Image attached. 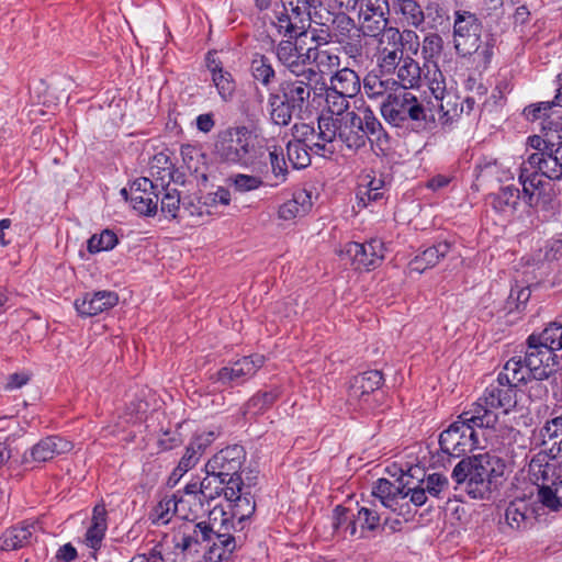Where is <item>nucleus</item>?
Returning a JSON list of instances; mask_svg holds the SVG:
<instances>
[{
	"mask_svg": "<svg viewBox=\"0 0 562 562\" xmlns=\"http://www.w3.org/2000/svg\"><path fill=\"white\" fill-rule=\"evenodd\" d=\"M213 82L216 86L218 93L223 99H227L231 97L235 90V85L232 79L231 74L224 72H215L213 76Z\"/></svg>",
	"mask_w": 562,
	"mask_h": 562,
	"instance_id": "62",
	"label": "nucleus"
},
{
	"mask_svg": "<svg viewBox=\"0 0 562 562\" xmlns=\"http://www.w3.org/2000/svg\"><path fill=\"white\" fill-rule=\"evenodd\" d=\"M225 487L223 486V493L227 502L237 505L243 497V490L245 486L241 474L225 479Z\"/></svg>",
	"mask_w": 562,
	"mask_h": 562,
	"instance_id": "58",
	"label": "nucleus"
},
{
	"mask_svg": "<svg viewBox=\"0 0 562 562\" xmlns=\"http://www.w3.org/2000/svg\"><path fill=\"white\" fill-rule=\"evenodd\" d=\"M36 528L34 522H22L8 528L0 536V550H18L31 543L33 532Z\"/></svg>",
	"mask_w": 562,
	"mask_h": 562,
	"instance_id": "25",
	"label": "nucleus"
},
{
	"mask_svg": "<svg viewBox=\"0 0 562 562\" xmlns=\"http://www.w3.org/2000/svg\"><path fill=\"white\" fill-rule=\"evenodd\" d=\"M450 248L451 244L446 240L427 248L409 262V270L422 273L425 270L435 267L441 258L447 256Z\"/></svg>",
	"mask_w": 562,
	"mask_h": 562,
	"instance_id": "34",
	"label": "nucleus"
},
{
	"mask_svg": "<svg viewBox=\"0 0 562 562\" xmlns=\"http://www.w3.org/2000/svg\"><path fill=\"white\" fill-rule=\"evenodd\" d=\"M518 385L503 381L501 383L498 376L497 383L486 387L483 396L463 412V418L477 425L479 428H494L498 422L495 411L502 408L504 413H508L516 405L514 387Z\"/></svg>",
	"mask_w": 562,
	"mask_h": 562,
	"instance_id": "3",
	"label": "nucleus"
},
{
	"mask_svg": "<svg viewBox=\"0 0 562 562\" xmlns=\"http://www.w3.org/2000/svg\"><path fill=\"white\" fill-rule=\"evenodd\" d=\"M492 199L493 207L496 211L505 212L507 209L515 210L520 199L519 189L514 186L502 187Z\"/></svg>",
	"mask_w": 562,
	"mask_h": 562,
	"instance_id": "48",
	"label": "nucleus"
},
{
	"mask_svg": "<svg viewBox=\"0 0 562 562\" xmlns=\"http://www.w3.org/2000/svg\"><path fill=\"white\" fill-rule=\"evenodd\" d=\"M349 99L351 98L345 97L342 93H339L329 87L325 89L326 108L333 116L340 117L348 112L347 110L349 108Z\"/></svg>",
	"mask_w": 562,
	"mask_h": 562,
	"instance_id": "52",
	"label": "nucleus"
},
{
	"mask_svg": "<svg viewBox=\"0 0 562 562\" xmlns=\"http://www.w3.org/2000/svg\"><path fill=\"white\" fill-rule=\"evenodd\" d=\"M506 464L502 458L482 453L463 458L452 470L454 491L462 490L473 499H490L504 476Z\"/></svg>",
	"mask_w": 562,
	"mask_h": 562,
	"instance_id": "1",
	"label": "nucleus"
},
{
	"mask_svg": "<svg viewBox=\"0 0 562 562\" xmlns=\"http://www.w3.org/2000/svg\"><path fill=\"white\" fill-rule=\"evenodd\" d=\"M268 95L272 122L277 125H288L297 111L284 98L271 92Z\"/></svg>",
	"mask_w": 562,
	"mask_h": 562,
	"instance_id": "45",
	"label": "nucleus"
},
{
	"mask_svg": "<svg viewBox=\"0 0 562 562\" xmlns=\"http://www.w3.org/2000/svg\"><path fill=\"white\" fill-rule=\"evenodd\" d=\"M72 442L58 437L48 436L42 439L32 448V458L38 462H46L56 456L69 452L72 449Z\"/></svg>",
	"mask_w": 562,
	"mask_h": 562,
	"instance_id": "28",
	"label": "nucleus"
},
{
	"mask_svg": "<svg viewBox=\"0 0 562 562\" xmlns=\"http://www.w3.org/2000/svg\"><path fill=\"white\" fill-rule=\"evenodd\" d=\"M403 35L397 27H390L379 38L378 63L382 72L393 74L405 58Z\"/></svg>",
	"mask_w": 562,
	"mask_h": 562,
	"instance_id": "11",
	"label": "nucleus"
},
{
	"mask_svg": "<svg viewBox=\"0 0 562 562\" xmlns=\"http://www.w3.org/2000/svg\"><path fill=\"white\" fill-rule=\"evenodd\" d=\"M159 183L148 178H138L130 187V202L140 215H155L158 209Z\"/></svg>",
	"mask_w": 562,
	"mask_h": 562,
	"instance_id": "14",
	"label": "nucleus"
},
{
	"mask_svg": "<svg viewBox=\"0 0 562 562\" xmlns=\"http://www.w3.org/2000/svg\"><path fill=\"white\" fill-rule=\"evenodd\" d=\"M206 475L199 483L200 499L193 503L195 510H202L205 502H211L218 497L223 492V485L225 483L224 477L217 473L205 472Z\"/></svg>",
	"mask_w": 562,
	"mask_h": 562,
	"instance_id": "39",
	"label": "nucleus"
},
{
	"mask_svg": "<svg viewBox=\"0 0 562 562\" xmlns=\"http://www.w3.org/2000/svg\"><path fill=\"white\" fill-rule=\"evenodd\" d=\"M528 504L524 499L512 501L505 510V520L514 530H521L528 527L530 517Z\"/></svg>",
	"mask_w": 562,
	"mask_h": 562,
	"instance_id": "40",
	"label": "nucleus"
},
{
	"mask_svg": "<svg viewBox=\"0 0 562 562\" xmlns=\"http://www.w3.org/2000/svg\"><path fill=\"white\" fill-rule=\"evenodd\" d=\"M529 337L532 342L541 344L554 353V351L562 349V323L552 322L541 334H532Z\"/></svg>",
	"mask_w": 562,
	"mask_h": 562,
	"instance_id": "43",
	"label": "nucleus"
},
{
	"mask_svg": "<svg viewBox=\"0 0 562 562\" xmlns=\"http://www.w3.org/2000/svg\"><path fill=\"white\" fill-rule=\"evenodd\" d=\"M409 481L405 483L397 480V484L389 481L387 479H379L372 490V495L380 501L382 506L390 508L401 516L411 514L408 503H404L406 497H411Z\"/></svg>",
	"mask_w": 562,
	"mask_h": 562,
	"instance_id": "9",
	"label": "nucleus"
},
{
	"mask_svg": "<svg viewBox=\"0 0 562 562\" xmlns=\"http://www.w3.org/2000/svg\"><path fill=\"white\" fill-rule=\"evenodd\" d=\"M384 120L395 127L406 126L409 122L414 127H422L427 121L426 109L409 91L390 93L381 104Z\"/></svg>",
	"mask_w": 562,
	"mask_h": 562,
	"instance_id": "4",
	"label": "nucleus"
},
{
	"mask_svg": "<svg viewBox=\"0 0 562 562\" xmlns=\"http://www.w3.org/2000/svg\"><path fill=\"white\" fill-rule=\"evenodd\" d=\"M395 83V81L382 80L376 75H368L363 80V90L369 99L376 100L385 95L387 97L391 86Z\"/></svg>",
	"mask_w": 562,
	"mask_h": 562,
	"instance_id": "50",
	"label": "nucleus"
},
{
	"mask_svg": "<svg viewBox=\"0 0 562 562\" xmlns=\"http://www.w3.org/2000/svg\"><path fill=\"white\" fill-rule=\"evenodd\" d=\"M526 166L530 167V170H537L541 178H547V181L553 182L562 179V166L551 155L543 154H531Z\"/></svg>",
	"mask_w": 562,
	"mask_h": 562,
	"instance_id": "35",
	"label": "nucleus"
},
{
	"mask_svg": "<svg viewBox=\"0 0 562 562\" xmlns=\"http://www.w3.org/2000/svg\"><path fill=\"white\" fill-rule=\"evenodd\" d=\"M305 54L306 46L300 40H296L295 43L292 41H281L277 48L279 60L293 72H296L300 66L307 64Z\"/></svg>",
	"mask_w": 562,
	"mask_h": 562,
	"instance_id": "31",
	"label": "nucleus"
},
{
	"mask_svg": "<svg viewBox=\"0 0 562 562\" xmlns=\"http://www.w3.org/2000/svg\"><path fill=\"white\" fill-rule=\"evenodd\" d=\"M190 505L189 499L176 496L165 498L158 503L153 510V521L157 524H167L170 521L172 514L179 515L181 518H189L188 506Z\"/></svg>",
	"mask_w": 562,
	"mask_h": 562,
	"instance_id": "33",
	"label": "nucleus"
},
{
	"mask_svg": "<svg viewBox=\"0 0 562 562\" xmlns=\"http://www.w3.org/2000/svg\"><path fill=\"white\" fill-rule=\"evenodd\" d=\"M181 156L188 171L194 175L198 181L206 183L207 162L206 155L202 148L195 145H183L181 147Z\"/></svg>",
	"mask_w": 562,
	"mask_h": 562,
	"instance_id": "32",
	"label": "nucleus"
},
{
	"mask_svg": "<svg viewBox=\"0 0 562 562\" xmlns=\"http://www.w3.org/2000/svg\"><path fill=\"white\" fill-rule=\"evenodd\" d=\"M117 244L116 235L109 229L103 231L100 235H93L88 240V251L95 254L103 250H110Z\"/></svg>",
	"mask_w": 562,
	"mask_h": 562,
	"instance_id": "54",
	"label": "nucleus"
},
{
	"mask_svg": "<svg viewBox=\"0 0 562 562\" xmlns=\"http://www.w3.org/2000/svg\"><path fill=\"white\" fill-rule=\"evenodd\" d=\"M258 144L259 146V157H265L268 155L266 154V143H268V139L265 137L262 133V128L259 126L258 121L251 120L248 122V145Z\"/></svg>",
	"mask_w": 562,
	"mask_h": 562,
	"instance_id": "60",
	"label": "nucleus"
},
{
	"mask_svg": "<svg viewBox=\"0 0 562 562\" xmlns=\"http://www.w3.org/2000/svg\"><path fill=\"white\" fill-rule=\"evenodd\" d=\"M475 428H479L477 425L465 420L462 413L459 416V420L451 424L448 429L440 434L439 445L441 451L454 458L471 452L479 445Z\"/></svg>",
	"mask_w": 562,
	"mask_h": 562,
	"instance_id": "7",
	"label": "nucleus"
},
{
	"mask_svg": "<svg viewBox=\"0 0 562 562\" xmlns=\"http://www.w3.org/2000/svg\"><path fill=\"white\" fill-rule=\"evenodd\" d=\"M296 40L303 42L306 47L322 48L334 42L329 26H313L312 24L307 29L303 25Z\"/></svg>",
	"mask_w": 562,
	"mask_h": 562,
	"instance_id": "42",
	"label": "nucleus"
},
{
	"mask_svg": "<svg viewBox=\"0 0 562 562\" xmlns=\"http://www.w3.org/2000/svg\"><path fill=\"white\" fill-rule=\"evenodd\" d=\"M389 15L379 13L358 14L360 32L364 36L378 37L389 30Z\"/></svg>",
	"mask_w": 562,
	"mask_h": 562,
	"instance_id": "41",
	"label": "nucleus"
},
{
	"mask_svg": "<svg viewBox=\"0 0 562 562\" xmlns=\"http://www.w3.org/2000/svg\"><path fill=\"white\" fill-rule=\"evenodd\" d=\"M383 376L378 370H370L353 379L349 389V400L359 402L361 409L372 408L371 397L375 400V392L382 385Z\"/></svg>",
	"mask_w": 562,
	"mask_h": 562,
	"instance_id": "16",
	"label": "nucleus"
},
{
	"mask_svg": "<svg viewBox=\"0 0 562 562\" xmlns=\"http://www.w3.org/2000/svg\"><path fill=\"white\" fill-rule=\"evenodd\" d=\"M555 357L550 349L528 337L524 360L520 357L509 359L499 373V380L514 384H526L530 379L546 380L557 370Z\"/></svg>",
	"mask_w": 562,
	"mask_h": 562,
	"instance_id": "2",
	"label": "nucleus"
},
{
	"mask_svg": "<svg viewBox=\"0 0 562 562\" xmlns=\"http://www.w3.org/2000/svg\"><path fill=\"white\" fill-rule=\"evenodd\" d=\"M358 7V14H390L391 12V4L389 3V0H359Z\"/></svg>",
	"mask_w": 562,
	"mask_h": 562,
	"instance_id": "61",
	"label": "nucleus"
},
{
	"mask_svg": "<svg viewBox=\"0 0 562 562\" xmlns=\"http://www.w3.org/2000/svg\"><path fill=\"white\" fill-rule=\"evenodd\" d=\"M543 452L551 459L562 456V416L554 417L546 423L540 431Z\"/></svg>",
	"mask_w": 562,
	"mask_h": 562,
	"instance_id": "29",
	"label": "nucleus"
},
{
	"mask_svg": "<svg viewBox=\"0 0 562 562\" xmlns=\"http://www.w3.org/2000/svg\"><path fill=\"white\" fill-rule=\"evenodd\" d=\"M522 187V200L532 209L549 211L559 195L553 182L542 179L537 170H530L526 164H521L518 176Z\"/></svg>",
	"mask_w": 562,
	"mask_h": 562,
	"instance_id": "6",
	"label": "nucleus"
},
{
	"mask_svg": "<svg viewBox=\"0 0 562 562\" xmlns=\"http://www.w3.org/2000/svg\"><path fill=\"white\" fill-rule=\"evenodd\" d=\"M282 10L304 23L307 10L314 8L315 0H280Z\"/></svg>",
	"mask_w": 562,
	"mask_h": 562,
	"instance_id": "57",
	"label": "nucleus"
},
{
	"mask_svg": "<svg viewBox=\"0 0 562 562\" xmlns=\"http://www.w3.org/2000/svg\"><path fill=\"white\" fill-rule=\"evenodd\" d=\"M482 23L475 13L457 10L453 21V47L461 57L477 53L481 45Z\"/></svg>",
	"mask_w": 562,
	"mask_h": 562,
	"instance_id": "8",
	"label": "nucleus"
},
{
	"mask_svg": "<svg viewBox=\"0 0 562 562\" xmlns=\"http://www.w3.org/2000/svg\"><path fill=\"white\" fill-rule=\"evenodd\" d=\"M340 117L322 114L318 117V133L316 135V142L312 143L311 150L322 157L328 158L335 153L331 144L340 134Z\"/></svg>",
	"mask_w": 562,
	"mask_h": 562,
	"instance_id": "19",
	"label": "nucleus"
},
{
	"mask_svg": "<svg viewBox=\"0 0 562 562\" xmlns=\"http://www.w3.org/2000/svg\"><path fill=\"white\" fill-rule=\"evenodd\" d=\"M311 145L300 142H289L286 144V154L290 162L296 169H303L311 165Z\"/></svg>",
	"mask_w": 562,
	"mask_h": 562,
	"instance_id": "49",
	"label": "nucleus"
},
{
	"mask_svg": "<svg viewBox=\"0 0 562 562\" xmlns=\"http://www.w3.org/2000/svg\"><path fill=\"white\" fill-rule=\"evenodd\" d=\"M392 11L404 27L418 29L425 22V14L417 0H392Z\"/></svg>",
	"mask_w": 562,
	"mask_h": 562,
	"instance_id": "24",
	"label": "nucleus"
},
{
	"mask_svg": "<svg viewBox=\"0 0 562 562\" xmlns=\"http://www.w3.org/2000/svg\"><path fill=\"white\" fill-rule=\"evenodd\" d=\"M117 302L119 296L115 292L98 291L76 300L75 307L81 316H94L115 306Z\"/></svg>",
	"mask_w": 562,
	"mask_h": 562,
	"instance_id": "22",
	"label": "nucleus"
},
{
	"mask_svg": "<svg viewBox=\"0 0 562 562\" xmlns=\"http://www.w3.org/2000/svg\"><path fill=\"white\" fill-rule=\"evenodd\" d=\"M245 450L243 446H232L222 449L205 464V472L217 473L227 479L241 474V468L245 461Z\"/></svg>",
	"mask_w": 562,
	"mask_h": 562,
	"instance_id": "15",
	"label": "nucleus"
},
{
	"mask_svg": "<svg viewBox=\"0 0 562 562\" xmlns=\"http://www.w3.org/2000/svg\"><path fill=\"white\" fill-rule=\"evenodd\" d=\"M305 60L307 64H314L321 74H330L340 64L337 54L322 47H306Z\"/></svg>",
	"mask_w": 562,
	"mask_h": 562,
	"instance_id": "38",
	"label": "nucleus"
},
{
	"mask_svg": "<svg viewBox=\"0 0 562 562\" xmlns=\"http://www.w3.org/2000/svg\"><path fill=\"white\" fill-rule=\"evenodd\" d=\"M246 127L229 128L222 136L220 144L227 161H239L246 154Z\"/></svg>",
	"mask_w": 562,
	"mask_h": 562,
	"instance_id": "27",
	"label": "nucleus"
},
{
	"mask_svg": "<svg viewBox=\"0 0 562 562\" xmlns=\"http://www.w3.org/2000/svg\"><path fill=\"white\" fill-rule=\"evenodd\" d=\"M329 88L345 97L353 98L361 90L360 77L355 70L345 67L330 77Z\"/></svg>",
	"mask_w": 562,
	"mask_h": 562,
	"instance_id": "36",
	"label": "nucleus"
},
{
	"mask_svg": "<svg viewBox=\"0 0 562 562\" xmlns=\"http://www.w3.org/2000/svg\"><path fill=\"white\" fill-rule=\"evenodd\" d=\"M363 36L364 35L360 32V30H357L346 36L340 37L339 40L335 41V43L341 47L342 52L349 58L358 60L363 55Z\"/></svg>",
	"mask_w": 562,
	"mask_h": 562,
	"instance_id": "47",
	"label": "nucleus"
},
{
	"mask_svg": "<svg viewBox=\"0 0 562 562\" xmlns=\"http://www.w3.org/2000/svg\"><path fill=\"white\" fill-rule=\"evenodd\" d=\"M542 132L546 137H549L552 134L558 140L554 142V146L562 144V119L561 116L557 117H546L542 122Z\"/></svg>",
	"mask_w": 562,
	"mask_h": 562,
	"instance_id": "64",
	"label": "nucleus"
},
{
	"mask_svg": "<svg viewBox=\"0 0 562 562\" xmlns=\"http://www.w3.org/2000/svg\"><path fill=\"white\" fill-rule=\"evenodd\" d=\"M250 70L255 83V99L261 104L271 92L270 86L276 79V72L269 58L258 54L251 60Z\"/></svg>",
	"mask_w": 562,
	"mask_h": 562,
	"instance_id": "21",
	"label": "nucleus"
},
{
	"mask_svg": "<svg viewBox=\"0 0 562 562\" xmlns=\"http://www.w3.org/2000/svg\"><path fill=\"white\" fill-rule=\"evenodd\" d=\"M236 549V540L232 535L218 533L213 529L210 544L204 547V558L210 562L227 560Z\"/></svg>",
	"mask_w": 562,
	"mask_h": 562,
	"instance_id": "30",
	"label": "nucleus"
},
{
	"mask_svg": "<svg viewBox=\"0 0 562 562\" xmlns=\"http://www.w3.org/2000/svg\"><path fill=\"white\" fill-rule=\"evenodd\" d=\"M333 14V12L323 7L319 0H315L314 8L308 9L306 12L310 24L313 23V26H329Z\"/></svg>",
	"mask_w": 562,
	"mask_h": 562,
	"instance_id": "59",
	"label": "nucleus"
},
{
	"mask_svg": "<svg viewBox=\"0 0 562 562\" xmlns=\"http://www.w3.org/2000/svg\"><path fill=\"white\" fill-rule=\"evenodd\" d=\"M266 157H269L270 159L272 178L274 179L273 182L269 183V187L273 188L283 183L286 180V162L283 156L279 157L276 149L270 150Z\"/></svg>",
	"mask_w": 562,
	"mask_h": 562,
	"instance_id": "55",
	"label": "nucleus"
},
{
	"mask_svg": "<svg viewBox=\"0 0 562 562\" xmlns=\"http://www.w3.org/2000/svg\"><path fill=\"white\" fill-rule=\"evenodd\" d=\"M339 127V139L348 148L359 149L366 145L370 136H376L379 139L382 125L369 106H362L357 112L350 111L340 116Z\"/></svg>",
	"mask_w": 562,
	"mask_h": 562,
	"instance_id": "5",
	"label": "nucleus"
},
{
	"mask_svg": "<svg viewBox=\"0 0 562 562\" xmlns=\"http://www.w3.org/2000/svg\"><path fill=\"white\" fill-rule=\"evenodd\" d=\"M303 29V23L296 20L285 11H276L274 19L269 18V21H263V31H259L258 41L266 45L273 44V34L276 30L279 34L290 38H297Z\"/></svg>",
	"mask_w": 562,
	"mask_h": 562,
	"instance_id": "17",
	"label": "nucleus"
},
{
	"mask_svg": "<svg viewBox=\"0 0 562 562\" xmlns=\"http://www.w3.org/2000/svg\"><path fill=\"white\" fill-rule=\"evenodd\" d=\"M292 135L294 138L293 142L312 145V143H315L314 139L317 134L315 133L314 127L310 124L296 123L292 127Z\"/></svg>",
	"mask_w": 562,
	"mask_h": 562,
	"instance_id": "63",
	"label": "nucleus"
},
{
	"mask_svg": "<svg viewBox=\"0 0 562 562\" xmlns=\"http://www.w3.org/2000/svg\"><path fill=\"white\" fill-rule=\"evenodd\" d=\"M338 255L344 260H349L356 269L370 270L375 268L384 258L383 243L372 239L366 244L356 241L347 243Z\"/></svg>",
	"mask_w": 562,
	"mask_h": 562,
	"instance_id": "10",
	"label": "nucleus"
},
{
	"mask_svg": "<svg viewBox=\"0 0 562 562\" xmlns=\"http://www.w3.org/2000/svg\"><path fill=\"white\" fill-rule=\"evenodd\" d=\"M443 49V40L437 33H429L424 37L422 44V53L424 58L427 60H432L438 58Z\"/></svg>",
	"mask_w": 562,
	"mask_h": 562,
	"instance_id": "56",
	"label": "nucleus"
},
{
	"mask_svg": "<svg viewBox=\"0 0 562 562\" xmlns=\"http://www.w3.org/2000/svg\"><path fill=\"white\" fill-rule=\"evenodd\" d=\"M189 518H183L186 521L179 527L178 533L181 539L177 543V548L182 551L194 550L199 552L200 547L210 544V539L213 535L212 526L206 521H195L199 510L189 508Z\"/></svg>",
	"mask_w": 562,
	"mask_h": 562,
	"instance_id": "12",
	"label": "nucleus"
},
{
	"mask_svg": "<svg viewBox=\"0 0 562 562\" xmlns=\"http://www.w3.org/2000/svg\"><path fill=\"white\" fill-rule=\"evenodd\" d=\"M458 100L459 98L453 93L448 94L447 98L438 100V109L441 112V119L445 120V123L454 120L463 113L464 104L459 103Z\"/></svg>",
	"mask_w": 562,
	"mask_h": 562,
	"instance_id": "53",
	"label": "nucleus"
},
{
	"mask_svg": "<svg viewBox=\"0 0 562 562\" xmlns=\"http://www.w3.org/2000/svg\"><path fill=\"white\" fill-rule=\"evenodd\" d=\"M108 529V510L104 503H99L93 507L91 524L85 536L87 547L98 550L104 539Z\"/></svg>",
	"mask_w": 562,
	"mask_h": 562,
	"instance_id": "26",
	"label": "nucleus"
},
{
	"mask_svg": "<svg viewBox=\"0 0 562 562\" xmlns=\"http://www.w3.org/2000/svg\"><path fill=\"white\" fill-rule=\"evenodd\" d=\"M158 162H162L167 166L161 168V171H157L160 175L157 180H160L159 188L160 192H164L160 202L161 212L166 215L175 218L180 205V193L175 187H170V179L172 178V165L169 162L168 157L159 154L155 157Z\"/></svg>",
	"mask_w": 562,
	"mask_h": 562,
	"instance_id": "18",
	"label": "nucleus"
},
{
	"mask_svg": "<svg viewBox=\"0 0 562 562\" xmlns=\"http://www.w3.org/2000/svg\"><path fill=\"white\" fill-rule=\"evenodd\" d=\"M312 207L311 194L306 190H299L293 198L279 207V217L284 221L304 216Z\"/></svg>",
	"mask_w": 562,
	"mask_h": 562,
	"instance_id": "37",
	"label": "nucleus"
},
{
	"mask_svg": "<svg viewBox=\"0 0 562 562\" xmlns=\"http://www.w3.org/2000/svg\"><path fill=\"white\" fill-rule=\"evenodd\" d=\"M538 502L552 512H558L562 508V494H560V486L557 480L552 481L551 484H537Z\"/></svg>",
	"mask_w": 562,
	"mask_h": 562,
	"instance_id": "46",
	"label": "nucleus"
},
{
	"mask_svg": "<svg viewBox=\"0 0 562 562\" xmlns=\"http://www.w3.org/2000/svg\"><path fill=\"white\" fill-rule=\"evenodd\" d=\"M373 507H361L358 509L357 515L352 513V519H350L347 527H345V535L348 533L350 537L358 536L359 538L364 537V531H374L380 526L381 514Z\"/></svg>",
	"mask_w": 562,
	"mask_h": 562,
	"instance_id": "23",
	"label": "nucleus"
},
{
	"mask_svg": "<svg viewBox=\"0 0 562 562\" xmlns=\"http://www.w3.org/2000/svg\"><path fill=\"white\" fill-rule=\"evenodd\" d=\"M300 77L293 81L285 82L283 87V98L297 111V114L307 108L313 90L307 81L316 77V71L308 68Z\"/></svg>",
	"mask_w": 562,
	"mask_h": 562,
	"instance_id": "20",
	"label": "nucleus"
},
{
	"mask_svg": "<svg viewBox=\"0 0 562 562\" xmlns=\"http://www.w3.org/2000/svg\"><path fill=\"white\" fill-rule=\"evenodd\" d=\"M450 487L449 479L441 473H430L416 485L409 482L411 503L416 507L425 505L429 499H442Z\"/></svg>",
	"mask_w": 562,
	"mask_h": 562,
	"instance_id": "13",
	"label": "nucleus"
},
{
	"mask_svg": "<svg viewBox=\"0 0 562 562\" xmlns=\"http://www.w3.org/2000/svg\"><path fill=\"white\" fill-rule=\"evenodd\" d=\"M397 69V78L403 87V91L419 86L422 80V70L417 61L411 57H405Z\"/></svg>",
	"mask_w": 562,
	"mask_h": 562,
	"instance_id": "44",
	"label": "nucleus"
},
{
	"mask_svg": "<svg viewBox=\"0 0 562 562\" xmlns=\"http://www.w3.org/2000/svg\"><path fill=\"white\" fill-rule=\"evenodd\" d=\"M329 25L334 42L358 30L355 20L344 11L334 13Z\"/></svg>",
	"mask_w": 562,
	"mask_h": 562,
	"instance_id": "51",
	"label": "nucleus"
}]
</instances>
